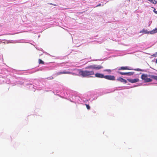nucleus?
Masks as SVG:
<instances>
[{
    "mask_svg": "<svg viewBox=\"0 0 157 157\" xmlns=\"http://www.w3.org/2000/svg\"><path fill=\"white\" fill-rule=\"evenodd\" d=\"M79 74L82 77H86L89 76L94 75V72L93 71H82L81 70H80L79 71Z\"/></svg>",
    "mask_w": 157,
    "mask_h": 157,
    "instance_id": "nucleus-1",
    "label": "nucleus"
},
{
    "mask_svg": "<svg viewBox=\"0 0 157 157\" xmlns=\"http://www.w3.org/2000/svg\"><path fill=\"white\" fill-rule=\"evenodd\" d=\"M103 67L101 65H92L88 66L86 68V69H91L99 70L102 68Z\"/></svg>",
    "mask_w": 157,
    "mask_h": 157,
    "instance_id": "nucleus-2",
    "label": "nucleus"
},
{
    "mask_svg": "<svg viewBox=\"0 0 157 157\" xmlns=\"http://www.w3.org/2000/svg\"><path fill=\"white\" fill-rule=\"evenodd\" d=\"M149 75L146 74H143L141 76V78L142 80H144L145 82H151L152 81V80L148 78V77H149Z\"/></svg>",
    "mask_w": 157,
    "mask_h": 157,
    "instance_id": "nucleus-3",
    "label": "nucleus"
},
{
    "mask_svg": "<svg viewBox=\"0 0 157 157\" xmlns=\"http://www.w3.org/2000/svg\"><path fill=\"white\" fill-rule=\"evenodd\" d=\"M104 78L109 80H115V77L113 75H107L105 76Z\"/></svg>",
    "mask_w": 157,
    "mask_h": 157,
    "instance_id": "nucleus-4",
    "label": "nucleus"
},
{
    "mask_svg": "<svg viewBox=\"0 0 157 157\" xmlns=\"http://www.w3.org/2000/svg\"><path fill=\"white\" fill-rule=\"evenodd\" d=\"M119 70H132L133 69L132 68H129L128 67H121L118 69Z\"/></svg>",
    "mask_w": 157,
    "mask_h": 157,
    "instance_id": "nucleus-5",
    "label": "nucleus"
},
{
    "mask_svg": "<svg viewBox=\"0 0 157 157\" xmlns=\"http://www.w3.org/2000/svg\"><path fill=\"white\" fill-rule=\"evenodd\" d=\"M95 76L96 77L99 78H104L105 77V76L102 74L100 73H96L95 75Z\"/></svg>",
    "mask_w": 157,
    "mask_h": 157,
    "instance_id": "nucleus-6",
    "label": "nucleus"
},
{
    "mask_svg": "<svg viewBox=\"0 0 157 157\" xmlns=\"http://www.w3.org/2000/svg\"><path fill=\"white\" fill-rule=\"evenodd\" d=\"M128 81L130 82L134 83L137 82L139 81L138 78H135L134 79H128Z\"/></svg>",
    "mask_w": 157,
    "mask_h": 157,
    "instance_id": "nucleus-7",
    "label": "nucleus"
},
{
    "mask_svg": "<svg viewBox=\"0 0 157 157\" xmlns=\"http://www.w3.org/2000/svg\"><path fill=\"white\" fill-rule=\"evenodd\" d=\"M117 80L121 82H124L125 83H127V81L125 79H124L121 77H119L117 79Z\"/></svg>",
    "mask_w": 157,
    "mask_h": 157,
    "instance_id": "nucleus-8",
    "label": "nucleus"
},
{
    "mask_svg": "<svg viewBox=\"0 0 157 157\" xmlns=\"http://www.w3.org/2000/svg\"><path fill=\"white\" fill-rule=\"evenodd\" d=\"M156 33H157V28H155L150 32H147V33H150L151 34H153Z\"/></svg>",
    "mask_w": 157,
    "mask_h": 157,
    "instance_id": "nucleus-9",
    "label": "nucleus"
},
{
    "mask_svg": "<svg viewBox=\"0 0 157 157\" xmlns=\"http://www.w3.org/2000/svg\"><path fill=\"white\" fill-rule=\"evenodd\" d=\"M149 77L151 78L157 80V76H155L153 75H149Z\"/></svg>",
    "mask_w": 157,
    "mask_h": 157,
    "instance_id": "nucleus-10",
    "label": "nucleus"
},
{
    "mask_svg": "<svg viewBox=\"0 0 157 157\" xmlns=\"http://www.w3.org/2000/svg\"><path fill=\"white\" fill-rule=\"evenodd\" d=\"M62 74H71L72 73L70 72L69 71H62Z\"/></svg>",
    "mask_w": 157,
    "mask_h": 157,
    "instance_id": "nucleus-11",
    "label": "nucleus"
},
{
    "mask_svg": "<svg viewBox=\"0 0 157 157\" xmlns=\"http://www.w3.org/2000/svg\"><path fill=\"white\" fill-rule=\"evenodd\" d=\"M39 64H44V62L42 61L41 59H39Z\"/></svg>",
    "mask_w": 157,
    "mask_h": 157,
    "instance_id": "nucleus-12",
    "label": "nucleus"
},
{
    "mask_svg": "<svg viewBox=\"0 0 157 157\" xmlns=\"http://www.w3.org/2000/svg\"><path fill=\"white\" fill-rule=\"evenodd\" d=\"M134 73V72H126V75H132Z\"/></svg>",
    "mask_w": 157,
    "mask_h": 157,
    "instance_id": "nucleus-13",
    "label": "nucleus"
},
{
    "mask_svg": "<svg viewBox=\"0 0 157 157\" xmlns=\"http://www.w3.org/2000/svg\"><path fill=\"white\" fill-rule=\"evenodd\" d=\"M118 73L122 75H126V72H118Z\"/></svg>",
    "mask_w": 157,
    "mask_h": 157,
    "instance_id": "nucleus-14",
    "label": "nucleus"
},
{
    "mask_svg": "<svg viewBox=\"0 0 157 157\" xmlns=\"http://www.w3.org/2000/svg\"><path fill=\"white\" fill-rule=\"evenodd\" d=\"M133 70H134L135 71H142V70L140 68L133 69Z\"/></svg>",
    "mask_w": 157,
    "mask_h": 157,
    "instance_id": "nucleus-15",
    "label": "nucleus"
},
{
    "mask_svg": "<svg viewBox=\"0 0 157 157\" xmlns=\"http://www.w3.org/2000/svg\"><path fill=\"white\" fill-rule=\"evenodd\" d=\"M86 107L88 109H90V107L89 105L86 104H85Z\"/></svg>",
    "mask_w": 157,
    "mask_h": 157,
    "instance_id": "nucleus-16",
    "label": "nucleus"
},
{
    "mask_svg": "<svg viewBox=\"0 0 157 157\" xmlns=\"http://www.w3.org/2000/svg\"><path fill=\"white\" fill-rule=\"evenodd\" d=\"M153 57H156L157 56V52H156L155 54H153L151 55Z\"/></svg>",
    "mask_w": 157,
    "mask_h": 157,
    "instance_id": "nucleus-17",
    "label": "nucleus"
},
{
    "mask_svg": "<svg viewBox=\"0 0 157 157\" xmlns=\"http://www.w3.org/2000/svg\"><path fill=\"white\" fill-rule=\"evenodd\" d=\"M104 71H108L109 72H110L111 71V70L110 69H105Z\"/></svg>",
    "mask_w": 157,
    "mask_h": 157,
    "instance_id": "nucleus-18",
    "label": "nucleus"
},
{
    "mask_svg": "<svg viewBox=\"0 0 157 157\" xmlns=\"http://www.w3.org/2000/svg\"><path fill=\"white\" fill-rule=\"evenodd\" d=\"M62 71H60V72H58L57 73V75H61V74H62Z\"/></svg>",
    "mask_w": 157,
    "mask_h": 157,
    "instance_id": "nucleus-19",
    "label": "nucleus"
},
{
    "mask_svg": "<svg viewBox=\"0 0 157 157\" xmlns=\"http://www.w3.org/2000/svg\"><path fill=\"white\" fill-rule=\"evenodd\" d=\"M153 11L155 13L157 14V11L155 10V8H154Z\"/></svg>",
    "mask_w": 157,
    "mask_h": 157,
    "instance_id": "nucleus-20",
    "label": "nucleus"
},
{
    "mask_svg": "<svg viewBox=\"0 0 157 157\" xmlns=\"http://www.w3.org/2000/svg\"><path fill=\"white\" fill-rule=\"evenodd\" d=\"M101 6V4H98V5L96 7H98V6Z\"/></svg>",
    "mask_w": 157,
    "mask_h": 157,
    "instance_id": "nucleus-21",
    "label": "nucleus"
},
{
    "mask_svg": "<svg viewBox=\"0 0 157 157\" xmlns=\"http://www.w3.org/2000/svg\"><path fill=\"white\" fill-rule=\"evenodd\" d=\"M53 5L54 6H57V5L56 4H53Z\"/></svg>",
    "mask_w": 157,
    "mask_h": 157,
    "instance_id": "nucleus-22",
    "label": "nucleus"
},
{
    "mask_svg": "<svg viewBox=\"0 0 157 157\" xmlns=\"http://www.w3.org/2000/svg\"><path fill=\"white\" fill-rule=\"evenodd\" d=\"M48 4L50 5H53V4L52 3H48Z\"/></svg>",
    "mask_w": 157,
    "mask_h": 157,
    "instance_id": "nucleus-23",
    "label": "nucleus"
}]
</instances>
